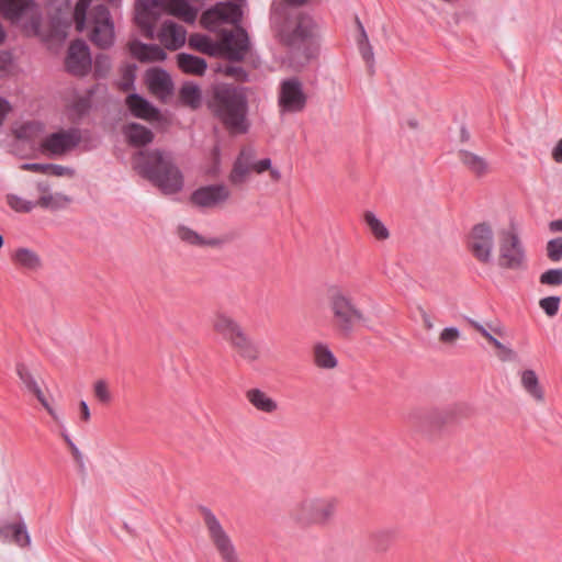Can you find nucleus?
<instances>
[{
    "mask_svg": "<svg viewBox=\"0 0 562 562\" xmlns=\"http://www.w3.org/2000/svg\"><path fill=\"white\" fill-rule=\"evenodd\" d=\"M71 202V198L60 192L43 194L37 201L36 206L56 211L64 209Z\"/></svg>",
    "mask_w": 562,
    "mask_h": 562,
    "instance_id": "nucleus-36",
    "label": "nucleus"
},
{
    "mask_svg": "<svg viewBox=\"0 0 562 562\" xmlns=\"http://www.w3.org/2000/svg\"><path fill=\"white\" fill-rule=\"evenodd\" d=\"M7 203L12 210L20 213H30L36 206V202L23 199L13 193L7 194Z\"/></svg>",
    "mask_w": 562,
    "mask_h": 562,
    "instance_id": "nucleus-40",
    "label": "nucleus"
},
{
    "mask_svg": "<svg viewBox=\"0 0 562 562\" xmlns=\"http://www.w3.org/2000/svg\"><path fill=\"white\" fill-rule=\"evenodd\" d=\"M10 110V103L5 99L0 98V126L3 124V121Z\"/></svg>",
    "mask_w": 562,
    "mask_h": 562,
    "instance_id": "nucleus-57",
    "label": "nucleus"
},
{
    "mask_svg": "<svg viewBox=\"0 0 562 562\" xmlns=\"http://www.w3.org/2000/svg\"><path fill=\"white\" fill-rule=\"evenodd\" d=\"M251 160H252V165H251L252 171L258 175L263 173L265 171H268V169H271V165H272L271 159L262 158V159L257 160L256 151L254 148H252V159Z\"/></svg>",
    "mask_w": 562,
    "mask_h": 562,
    "instance_id": "nucleus-52",
    "label": "nucleus"
},
{
    "mask_svg": "<svg viewBox=\"0 0 562 562\" xmlns=\"http://www.w3.org/2000/svg\"><path fill=\"white\" fill-rule=\"evenodd\" d=\"M270 21L281 43L292 54L301 55L307 60L310 58L307 44L316 26L313 18L305 11L291 13L283 10L271 13Z\"/></svg>",
    "mask_w": 562,
    "mask_h": 562,
    "instance_id": "nucleus-3",
    "label": "nucleus"
},
{
    "mask_svg": "<svg viewBox=\"0 0 562 562\" xmlns=\"http://www.w3.org/2000/svg\"><path fill=\"white\" fill-rule=\"evenodd\" d=\"M61 436L65 439V441L67 442L68 447L70 448L74 459L79 467L80 473L82 475H86V464H85V460H83V456H82L81 451L78 449V447L75 445V442L71 440V438L69 437V435L66 431L63 432Z\"/></svg>",
    "mask_w": 562,
    "mask_h": 562,
    "instance_id": "nucleus-48",
    "label": "nucleus"
},
{
    "mask_svg": "<svg viewBox=\"0 0 562 562\" xmlns=\"http://www.w3.org/2000/svg\"><path fill=\"white\" fill-rule=\"evenodd\" d=\"M11 259L14 265L25 270L36 271L42 267L40 256L34 250L26 247L14 250L11 255Z\"/></svg>",
    "mask_w": 562,
    "mask_h": 562,
    "instance_id": "nucleus-29",
    "label": "nucleus"
},
{
    "mask_svg": "<svg viewBox=\"0 0 562 562\" xmlns=\"http://www.w3.org/2000/svg\"><path fill=\"white\" fill-rule=\"evenodd\" d=\"M112 67L111 59L105 54H98L93 61V74L97 78H105Z\"/></svg>",
    "mask_w": 562,
    "mask_h": 562,
    "instance_id": "nucleus-43",
    "label": "nucleus"
},
{
    "mask_svg": "<svg viewBox=\"0 0 562 562\" xmlns=\"http://www.w3.org/2000/svg\"><path fill=\"white\" fill-rule=\"evenodd\" d=\"M231 196V191L224 184H209L195 189L190 200L201 209H213L225 203Z\"/></svg>",
    "mask_w": 562,
    "mask_h": 562,
    "instance_id": "nucleus-16",
    "label": "nucleus"
},
{
    "mask_svg": "<svg viewBox=\"0 0 562 562\" xmlns=\"http://www.w3.org/2000/svg\"><path fill=\"white\" fill-rule=\"evenodd\" d=\"M212 324L213 329L228 344L245 331L237 319L224 312L216 313Z\"/></svg>",
    "mask_w": 562,
    "mask_h": 562,
    "instance_id": "nucleus-18",
    "label": "nucleus"
},
{
    "mask_svg": "<svg viewBox=\"0 0 562 562\" xmlns=\"http://www.w3.org/2000/svg\"><path fill=\"white\" fill-rule=\"evenodd\" d=\"M13 524L0 526V537L12 540Z\"/></svg>",
    "mask_w": 562,
    "mask_h": 562,
    "instance_id": "nucleus-60",
    "label": "nucleus"
},
{
    "mask_svg": "<svg viewBox=\"0 0 562 562\" xmlns=\"http://www.w3.org/2000/svg\"><path fill=\"white\" fill-rule=\"evenodd\" d=\"M547 257L552 262H559L562 260V238L557 237L553 239H550L547 243Z\"/></svg>",
    "mask_w": 562,
    "mask_h": 562,
    "instance_id": "nucleus-45",
    "label": "nucleus"
},
{
    "mask_svg": "<svg viewBox=\"0 0 562 562\" xmlns=\"http://www.w3.org/2000/svg\"><path fill=\"white\" fill-rule=\"evenodd\" d=\"M460 335L457 327H446L440 334V340L445 344H452L460 338Z\"/></svg>",
    "mask_w": 562,
    "mask_h": 562,
    "instance_id": "nucleus-53",
    "label": "nucleus"
},
{
    "mask_svg": "<svg viewBox=\"0 0 562 562\" xmlns=\"http://www.w3.org/2000/svg\"><path fill=\"white\" fill-rule=\"evenodd\" d=\"M252 147H244L234 160L232 170L228 175V181L233 186L245 183L252 171Z\"/></svg>",
    "mask_w": 562,
    "mask_h": 562,
    "instance_id": "nucleus-17",
    "label": "nucleus"
},
{
    "mask_svg": "<svg viewBox=\"0 0 562 562\" xmlns=\"http://www.w3.org/2000/svg\"><path fill=\"white\" fill-rule=\"evenodd\" d=\"M464 319L474 329H476L482 336H484L496 349L502 350L505 353V357H503V360H510V359L515 358L516 353L514 352V350L506 347L505 345H503L482 324H480L479 322H476L470 317H464Z\"/></svg>",
    "mask_w": 562,
    "mask_h": 562,
    "instance_id": "nucleus-35",
    "label": "nucleus"
},
{
    "mask_svg": "<svg viewBox=\"0 0 562 562\" xmlns=\"http://www.w3.org/2000/svg\"><path fill=\"white\" fill-rule=\"evenodd\" d=\"M81 138V131L77 127L61 130L46 135L40 143V149L49 157H60L75 149Z\"/></svg>",
    "mask_w": 562,
    "mask_h": 562,
    "instance_id": "nucleus-12",
    "label": "nucleus"
},
{
    "mask_svg": "<svg viewBox=\"0 0 562 562\" xmlns=\"http://www.w3.org/2000/svg\"><path fill=\"white\" fill-rule=\"evenodd\" d=\"M0 12L12 23H21L34 34L40 32L42 14L34 0H0Z\"/></svg>",
    "mask_w": 562,
    "mask_h": 562,
    "instance_id": "nucleus-10",
    "label": "nucleus"
},
{
    "mask_svg": "<svg viewBox=\"0 0 562 562\" xmlns=\"http://www.w3.org/2000/svg\"><path fill=\"white\" fill-rule=\"evenodd\" d=\"M540 283L546 285H561L562 284V268L549 269L541 273Z\"/></svg>",
    "mask_w": 562,
    "mask_h": 562,
    "instance_id": "nucleus-46",
    "label": "nucleus"
},
{
    "mask_svg": "<svg viewBox=\"0 0 562 562\" xmlns=\"http://www.w3.org/2000/svg\"><path fill=\"white\" fill-rule=\"evenodd\" d=\"M186 35L187 31L183 26L172 21H165L157 37L167 49L176 50L184 45Z\"/></svg>",
    "mask_w": 562,
    "mask_h": 562,
    "instance_id": "nucleus-19",
    "label": "nucleus"
},
{
    "mask_svg": "<svg viewBox=\"0 0 562 562\" xmlns=\"http://www.w3.org/2000/svg\"><path fill=\"white\" fill-rule=\"evenodd\" d=\"M268 171L270 172L272 181L278 182L281 179V171L278 168L271 166V169H268Z\"/></svg>",
    "mask_w": 562,
    "mask_h": 562,
    "instance_id": "nucleus-63",
    "label": "nucleus"
},
{
    "mask_svg": "<svg viewBox=\"0 0 562 562\" xmlns=\"http://www.w3.org/2000/svg\"><path fill=\"white\" fill-rule=\"evenodd\" d=\"M146 81L149 89L155 93L169 94L173 88L170 75L164 69L148 70Z\"/></svg>",
    "mask_w": 562,
    "mask_h": 562,
    "instance_id": "nucleus-24",
    "label": "nucleus"
},
{
    "mask_svg": "<svg viewBox=\"0 0 562 562\" xmlns=\"http://www.w3.org/2000/svg\"><path fill=\"white\" fill-rule=\"evenodd\" d=\"M520 382L524 390L536 401L542 402L544 398L543 391L540 386L536 372L531 369L521 371Z\"/></svg>",
    "mask_w": 562,
    "mask_h": 562,
    "instance_id": "nucleus-33",
    "label": "nucleus"
},
{
    "mask_svg": "<svg viewBox=\"0 0 562 562\" xmlns=\"http://www.w3.org/2000/svg\"><path fill=\"white\" fill-rule=\"evenodd\" d=\"M549 229L552 233H562V217L559 220L551 221L549 223Z\"/></svg>",
    "mask_w": 562,
    "mask_h": 562,
    "instance_id": "nucleus-61",
    "label": "nucleus"
},
{
    "mask_svg": "<svg viewBox=\"0 0 562 562\" xmlns=\"http://www.w3.org/2000/svg\"><path fill=\"white\" fill-rule=\"evenodd\" d=\"M16 373L29 391L37 386L36 381L34 380V378L32 376V374L29 372L27 368L24 364L16 366Z\"/></svg>",
    "mask_w": 562,
    "mask_h": 562,
    "instance_id": "nucleus-50",
    "label": "nucleus"
},
{
    "mask_svg": "<svg viewBox=\"0 0 562 562\" xmlns=\"http://www.w3.org/2000/svg\"><path fill=\"white\" fill-rule=\"evenodd\" d=\"M241 18L240 4L231 1L218 2L203 12L201 24L206 30L220 33L223 36V31H235L237 27H241L239 25Z\"/></svg>",
    "mask_w": 562,
    "mask_h": 562,
    "instance_id": "nucleus-8",
    "label": "nucleus"
},
{
    "mask_svg": "<svg viewBox=\"0 0 562 562\" xmlns=\"http://www.w3.org/2000/svg\"><path fill=\"white\" fill-rule=\"evenodd\" d=\"M246 398L256 409L267 414H272L279 408L277 401L260 389L248 390L246 392Z\"/></svg>",
    "mask_w": 562,
    "mask_h": 562,
    "instance_id": "nucleus-27",
    "label": "nucleus"
},
{
    "mask_svg": "<svg viewBox=\"0 0 562 562\" xmlns=\"http://www.w3.org/2000/svg\"><path fill=\"white\" fill-rule=\"evenodd\" d=\"M45 125L40 121H27L16 128L14 135L18 139L34 143L44 134Z\"/></svg>",
    "mask_w": 562,
    "mask_h": 562,
    "instance_id": "nucleus-31",
    "label": "nucleus"
},
{
    "mask_svg": "<svg viewBox=\"0 0 562 562\" xmlns=\"http://www.w3.org/2000/svg\"><path fill=\"white\" fill-rule=\"evenodd\" d=\"M79 406H80V412H81V418L83 420H89L90 419V409H89L87 402L81 401Z\"/></svg>",
    "mask_w": 562,
    "mask_h": 562,
    "instance_id": "nucleus-62",
    "label": "nucleus"
},
{
    "mask_svg": "<svg viewBox=\"0 0 562 562\" xmlns=\"http://www.w3.org/2000/svg\"><path fill=\"white\" fill-rule=\"evenodd\" d=\"M12 541L22 548L30 546L31 537L23 520L13 524Z\"/></svg>",
    "mask_w": 562,
    "mask_h": 562,
    "instance_id": "nucleus-42",
    "label": "nucleus"
},
{
    "mask_svg": "<svg viewBox=\"0 0 562 562\" xmlns=\"http://www.w3.org/2000/svg\"><path fill=\"white\" fill-rule=\"evenodd\" d=\"M189 45L212 57L241 61L249 50L250 42L246 30L237 27L235 31H223V36L218 41H214L205 34H192L189 37Z\"/></svg>",
    "mask_w": 562,
    "mask_h": 562,
    "instance_id": "nucleus-5",
    "label": "nucleus"
},
{
    "mask_svg": "<svg viewBox=\"0 0 562 562\" xmlns=\"http://www.w3.org/2000/svg\"><path fill=\"white\" fill-rule=\"evenodd\" d=\"M364 220L369 226L371 233L378 239H386L389 237V231L385 225L375 216L372 212H366Z\"/></svg>",
    "mask_w": 562,
    "mask_h": 562,
    "instance_id": "nucleus-39",
    "label": "nucleus"
},
{
    "mask_svg": "<svg viewBox=\"0 0 562 562\" xmlns=\"http://www.w3.org/2000/svg\"><path fill=\"white\" fill-rule=\"evenodd\" d=\"M498 266L503 269L521 271L528 267L526 248L515 228L499 232Z\"/></svg>",
    "mask_w": 562,
    "mask_h": 562,
    "instance_id": "nucleus-9",
    "label": "nucleus"
},
{
    "mask_svg": "<svg viewBox=\"0 0 562 562\" xmlns=\"http://www.w3.org/2000/svg\"><path fill=\"white\" fill-rule=\"evenodd\" d=\"M90 3L91 0L77 1L74 9L76 30L83 32L88 25L91 43L101 49H108L113 46L115 41L114 22L111 13L104 4H98L87 14Z\"/></svg>",
    "mask_w": 562,
    "mask_h": 562,
    "instance_id": "nucleus-4",
    "label": "nucleus"
},
{
    "mask_svg": "<svg viewBox=\"0 0 562 562\" xmlns=\"http://www.w3.org/2000/svg\"><path fill=\"white\" fill-rule=\"evenodd\" d=\"M134 68H128L124 71V78L126 79V82L123 83L122 88L124 90L128 89L131 86H133L134 82Z\"/></svg>",
    "mask_w": 562,
    "mask_h": 562,
    "instance_id": "nucleus-59",
    "label": "nucleus"
},
{
    "mask_svg": "<svg viewBox=\"0 0 562 562\" xmlns=\"http://www.w3.org/2000/svg\"><path fill=\"white\" fill-rule=\"evenodd\" d=\"M158 13L136 9L135 22L138 25L142 34L148 38H155V22Z\"/></svg>",
    "mask_w": 562,
    "mask_h": 562,
    "instance_id": "nucleus-34",
    "label": "nucleus"
},
{
    "mask_svg": "<svg viewBox=\"0 0 562 562\" xmlns=\"http://www.w3.org/2000/svg\"><path fill=\"white\" fill-rule=\"evenodd\" d=\"M217 70L222 71L225 76L234 78L241 82H246L249 80L248 72L241 66L225 65L224 67H218Z\"/></svg>",
    "mask_w": 562,
    "mask_h": 562,
    "instance_id": "nucleus-44",
    "label": "nucleus"
},
{
    "mask_svg": "<svg viewBox=\"0 0 562 562\" xmlns=\"http://www.w3.org/2000/svg\"><path fill=\"white\" fill-rule=\"evenodd\" d=\"M552 158L555 162L562 164V138L559 139L552 150Z\"/></svg>",
    "mask_w": 562,
    "mask_h": 562,
    "instance_id": "nucleus-58",
    "label": "nucleus"
},
{
    "mask_svg": "<svg viewBox=\"0 0 562 562\" xmlns=\"http://www.w3.org/2000/svg\"><path fill=\"white\" fill-rule=\"evenodd\" d=\"M307 97L302 82L296 78H286L280 82L278 104L281 113H297L304 110Z\"/></svg>",
    "mask_w": 562,
    "mask_h": 562,
    "instance_id": "nucleus-13",
    "label": "nucleus"
},
{
    "mask_svg": "<svg viewBox=\"0 0 562 562\" xmlns=\"http://www.w3.org/2000/svg\"><path fill=\"white\" fill-rule=\"evenodd\" d=\"M314 363L321 369H334L338 360L326 344L317 342L313 348Z\"/></svg>",
    "mask_w": 562,
    "mask_h": 562,
    "instance_id": "nucleus-32",
    "label": "nucleus"
},
{
    "mask_svg": "<svg viewBox=\"0 0 562 562\" xmlns=\"http://www.w3.org/2000/svg\"><path fill=\"white\" fill-rule=\"evenodd\" d=\"M469 248L480 262L490 263L492 261L494 234L488 224L480 223L474 225L469 239Z\"/></svg>",
    "mask_w": 562,
    "mask_h": 562,
    "instance_id": "nucleus-14",
    "label": "nucleus"
},
{
    "mask_svg": "<svg viewBox=\"0 0 562 562\" xmlns=\"http://www.w3.org/2000/svg\"><path fill=\"white\" fill-rule=\"evenodd\" d=\"M186 23H194L198 16V9L187 0H165V9Z\"/></svg>",
    "mask_w": 562,
    "mask_h": 562,
    "instance_id": "nucleus-25",
    "label": "nucleus"
},
{
    "mask_svg": "<svg viewBox=\"0 0 562 562\" xmlns=\"http://www.w3.org/2000/svg\"><path fill=\"white\" fill-rule=\"evenodd\" d=\"M249 88L218 83L213 88L209 108L231 134H246L250 128Z\"/></svg>",
    "mask_w": 562,
    "mask_h": 562,
    "instance_id": "nucleus-1",
    "label": "nucleus"
},
{
    "mask_svg": "<svg viewBox=\"0 0 562 562\" xmlns=\"http://www.w3.org/2000/svg\"><path fill=\"white\" fill-rule=\"evenodd\" d=\"M72 170L68 167H64L55 164H47V173H52L56 177H63L66 175H72Z\"/></svg>",
    "mask_w": 562,
    "mask_h": 562,
    "instance_id": "nucleus-54",
    "label": "nucleus"
},
{
    "mask_svg": "<svg viewBox=\"0 0 562 562\" xmlns=\"http://www.w3.org/2000/svg\"><path fill=\"white\" fill-rule=\"evenodd\" d=\"M357 24L360 30V40L358 43L360 54H361L362 58L366 60V63L368 64L370 72H373L374 54H373L372 46L370 45V42H369V38H368V35L366 33L363 25L361 24V22L358 19H357Z\"/></svg>",
    "mask_w": 562,
    "mask_h": 562,
    "instance_id": "nucleus-38",
    "label": "nucleus"
},
{
    "mask_svg": "<svg viewBox=\"0 0 562 562\" xmlns=\"http://www.w3.org/2000/svg\"><path fill=\"white\" fill-rule=\"evenodd\" d=\"M30 392L34 393V394H35V396L37 397V400H38L40 402H42V401H44V400H45V396H44V394H43V392H42V390L40 389V386H38V385H37V386H35V387H34L33 390H31Z\"/></svg>",
    "mask_w": 562,
    "mask_h": 562,
    "instance_id": "nucleus-64",
    "label": "nucleus"
},
{
    "mask_svg": "<svg viewBox=\"0 0 562 562\" xmlns=\"http://www.w3.org/2000/svg\"><path fill=\"white\" fill-rule=\"evenodd\" d=\"M459 159L476 177H484L490 172V164L482 156L461 149Z\"/></svg>",
    "mask_w": 562,
    "mask_h": 562,
    "instance_id": "nucleus-28",
    "label": "nucleus"
},
{
    "mask_svg": "<svg viewBox=\"0 0 562 562\" xmlns=\"http://www.w3.org/2000/svg\"><path fill=\"white\" fill-rule=\"evenodd\" d=\"M23 169L40 173H47V164L26 162L22 166Z\"/></svg>",
    "mask_w": 562,
    "mask_h": 562,
    "instance_id": "nucleus-56",
    "label": "nucleus"
},
{
    "mask_svg": "<svg viewBox=\"0 0 562 562\" xmlns=\"http://www.w3.org/2000/svg\"><path fill=\"white\" fill-rule=\"evenodd\" d=\"M180 99L183 103L192 109H196L201 104V89L194 82H184L180 89Z\"/></svg>",
    "mask_w": 562,
    "mask_h": 562,
    "instance_id": "nucleus-37",
    "label": "nucleus"
},
{
    "mask_svg": "<svg viewBox=\"0 0 562 562\" xmlns=\"http://www.w3.org/2000/svg\"><path fill=\"white\" fill-rule=\"evenodd\" d=\"M229 346L238 353L240 358L248 362L257 361L260 357L259 347L252 338L246 333H241Z\"/></svg>",
    "mask_w": 562,
    "mask_h": 562,
    "instance_id": "nucleus-23",
    "label": "nucleus"
},
{
    "mask_svg": "<svg viewBox=\"0 0 562 562\" xmlns=\"http://www.w3.org/2000/svg\"><path fill=\"white\" fill-rule=\"evenodd\" d=\"M94 395L102 403H109L112 398L108 384L103 380L94 383Z\"/></svg>",
    "mask_w": 562,
    "mask_h": 562,
    "instance_id": "nucleus-49",
    "label": "nucleus"
},
{
    "mask_svg": "<svg viewBox=\"0 0 562 562\" xmlns=\"http://www.w3.org/2000/svg\"><path fill=\"white\" fill-rule=\"evenodd\" d=\"M177 63L183 72L196 76L203 75L207 67L204 58L187 53L178 54Z\"/></svg>",
    "mask_w": 562,
    "mask_h": 562,
    "instance_id": "nucleus-30",
    "label": "nucleus"
},
{
    "mask_svg": "<svg viewBox=\"0 0 562 562\" xmlns=\"http://www.w3.org/2000/svg\"><path fill=\"white\" fill-rule=\"evenodd\" d=\"M540 307L549 317H553L559 312L560 296H547L539 301Z\"/></svg>",
    "mask_w": 562,
    "mask_h": 562,
    "instance_id": "nucleus-47",
    "label": "nucleus"
},
{
    "mask_svg": "<svg viewBox=\"0 0 562 562\" xmlns=\"http://www.w3.org/2000/svg\"><path fill=\"white\" fill-rule=\"evenodd\" d=\"M125 104L135 117L157 120L159 116V110L138 93L128 94L125 99Z\"/></svg>",
    "mask_w": 562,
    "mask_h": 562,
    "instance_id": "nucleus-21",
    "label": "nucleus"
},
{
    "mask_svg": "<svg viewBox=\"0 0 562 562\" xmlns=\"http://www.w3.org/2000/svg\"><path fill=\"white\" fill-rule=\"evenodd\" d=\"M307 0H278L272 3L271 13H276L277 11H291V13H297L304 11L302 5L305 4Z\"/></svg>",
    "mask_w": 562,
    "mask_h": 562,
    "instance_id": "nucleus-41",
    "label": "nucleus"
},
{
    "mask_svg": "<svg viewBox=\"0 0 562 562\" xmlns=\"http://www.w3.org/2000/svg\"><path fill=\"white\" fill-rule=\"evenodd\" d=\"M177 236L181 241L198 247H220L226 241V239L218 237L205 238L186 225L178 226Z\"/></svg>",
    "mask_w": 562,
    "mask_h": 562,
    "instance_id": "nucleus-22",
    "label": "nucleus"
},
{
    "mask_svg": "<svg viewBox=\"0 0 562 562\" xmlns=\"http://www.w3.org/2000/svg\"><path fill=\"white\" fill-rule=\"evenodd\" d=\"M65 67L68 72L82 77L92 68V59L87 43L82 40L74 41L67 52Z\"/></svg>",
    "mask_w": 562,
    "mask_h": 562,
    "instance_id": "nucleus-15",
    "label": "nucleus"
},
{
    "mask_svg": "<svg viewBox=\"0 0 562 562\" xmlns=\"http://www.w3.org/2000/svg\"><path fill=\"white\" fill-rule=\"evenodd\" d=\"M329 306L334 317V325L344 337L351 335L356 323L364 322L362 312L355 305L351 297L339 289L331 291Z\"/></svg>",
    "mask_w": 562,
    "mask_h": 562,
    "instance_id": "nucleus-7",
    "label": "nucleus"
},
{
    "mask_svg": "<svg viewBox=\"0 0 562 562\" xmlns=\"http://www.w3.org/2000/svg\"><path fill=\"white\" fill-rule=\"evenodd\" d=\"M123 134L133 146H146L153 142L154 134L146 126L138 123H130L124 126Z\"/></svg>",
    "mask_w": 562,
    "mask_h": 562,
    "instance_id": "nucleus-26",
    "label": "nucleus"
},
{
    "mask_svg": "<svg viewBox=\"0 0 562 562\" xmlns=\"http://www.w3.org/2000/svg\"><path fill=\"white\" fill-rule=\"evenodd\" d=\"M337 501L333 497L306 496L291 510L292 518L300 525H326L335 515Z\"/></svg>",
    "mask_w": 562,
    "mask_h": 562,
    "instance_id": "nucleus-6",
    "label": "nucleus"
},
{
    "mask_svg": "<svg viewBox=\"0 0 562 562\" xmlns=\"http://www.w3.org/2000/svg\"><path fill=\"white\" fill-rule=\"evenodd\" d=\"M131 55L142 63L162 61L167 58L166 52L156 44H145L134 40L128 44Z\"/></svg>",
    "mask_w": 562,
    "mask_h": 562,
    "instance_id": "nucleus-20",
    "label": "nucleus"
},
{
    "mask_svg": "<svg viewBox=\"0 0 562 562\" xmlns=\"http://www.w3.org/2000/svg\"><path fill=\"white\" fill-rule=\"evenodd\" d=\"M132 164L139 176L150 181L164 194H175L183 188V175L168 151L139 150L133 156Z\"/></svg>",
    "mask_w": 562,
    "mask_h": 562,
    "instance_id": "nucleus-2",
    "label": "nucleus"
},
{
    "mask_svg": "<svg viewBox=\"0 0 562 562\" xmlns=\"http://www.w3.org/2000/svg\"><path fill=\"white\" fill-rule=\"evenodd\" d=\"M136 9L159 13L165 9V0H138Z\"/></svg>",
    "mask_w": 562,
    "mask_h": 562,
    "instance_id": "nucleus-51",
    "label": "nucleus"
},
{
    "mask_svg": "<svg viewBox=\"0 0 562 562\" xmlns=\"http://www.w3.org/2000/svg\"><path fill=\"white\" fill-rule=\"evenodd\" d=\"M12 64V54L8 50L0 52V72L4 74L7 67Z\"/></svg>",
    "mask_w": 562,
    "mask_h": 562,
    "instance_id": "nucleus-55",
    "label": "nucleus"
},
{
    "mask_svg": "<svg viewBox=\"0 0 562 562\" xmlns=\"http://www.w3.org/2000/svg\"><path fill=\"white\" fill-rule=\"evenodd\" d=\"M200 512L203 516L209 537L220 553L222 560L224 562H239L231 537L224 530L222 524L214 515V513L205 506H201Z\"/></svg>",
    "mask_w": 562,
    "mask_h": 562,
    "instance_id": "nucleus-11",
    "label": "nucleus"
}]
</instances>
